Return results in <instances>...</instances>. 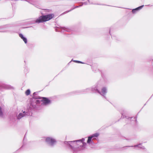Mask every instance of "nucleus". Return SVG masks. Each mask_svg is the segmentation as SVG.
<instances>
[{
  "mask_svg": "<svg viewBox=\"0 0 153 153\" xmlns=\"http://www.w3.org/2000/svg\"><path fill=\"white\" fill-rule=\"evenodd\" d=\"M74 62H77V63H82L81 62L79 61H78L75 60V61H74Z\"/></svg>",
  "mask_w": 153,
  "mask_h": 153,
  "instance_id": "nucleus-13",
  "label": "nucleus"
},
{
  "mask_svg": "<svg viewBox=\"0 0 153 153\" xmlns=\"http://www.w3.org/2000/svg\"><path fill=\"white\" fill-rule=\"evenodd\" d=\"M54 16L53 14H49L45 15L40 16L36 21V22L39 23L48 21L52 18Z\"/></svg>",
  "mask_w": 153,
  "mask_h": 153,
  "instance_id": "nucleus-1",
  "label": "nucleus"
},
{
  "mask_svg": "<svg viewBox=\"0 0 153 153\" xmlns=\"http://www.w3.org/2000/svg\"><path fill=\"white\" fill-rule=\"evenodd\" d=\"M25 113V112H24L23 113H20L18 116V119H21L22 117L25 116V114L24 113Z\"/></svg>",
  "mask_w": 153,
  "mask_h": 153,
  "instance_id": "nucleus-7",
  "label": "nucleus"
},
{
  "mask_svg": "<svg viewBox=\"0 0 153 153\" xmlns=\"http://www.w3.org/2000/svg\"><path fill=\"white\" fill-rule=\"evenodd\" d=\"M84 139H82L81 140L80 142H79L78 143L75 142V141H69L68 142H67L66 144L69 146L71 148H73V147L76 146L77 145H79L80 144H82L80 146L83 147L84 145V144L83 143Z\"/></svg>",
  "mask_w": 153,
  "mask_h": 153,
  "instance_id": "nucleus-2",
  "label": "nucleus"
},
{
  "mask_svg": "<svg viewBox=\"0 0 153 153\" xmlns=\"http://www.w3.org/2000/svg\"><path fill=\"white\" fill-rule=\"evenodd\" d=\"M20 37L23 39L25 43H27V41L26 38L23 36V35L21 33L19 34Z\"/></svg>",
  "mask_w": 153,
  "mask_h": 153,
  "instance_id": "nucleus-5",
  "label": "nucleus"
},
{
  "mask_svg": "<svg viewBox=\"0 0 153 153\" xmlns=\"http://www.w3.org/2000/svg\"><path fill=\"white\" fill-rule=\"evenodd\" d=\"M92 138V137H91V136L88 137V140L87 141V143H90L91 142V140Z\"/></svg>",
  "mask_w": 153,
  "mask_h": 153,
  "instance_id": "nucleus-8",
  "label": "nucleus"
},
{
  "mask_svg": "<svg viewBox=\"0 0 153 153\" xmlns=\"http://www.w3.org/2000/svg\"><path fill=\"white\" fill-rule=\"evenodd\" d=\"M99 135V134L98 133H95L92 135L91 136L93 138L94 137H97Z\"/></svg>",
  "mask_w": 153,
  "mask_h": 153,
  "instance_id": "nucleus-10",
  "label": "nucleus"
},
{
  "mask_svg": "<svg viewBox=\"0 0 153 153\" xmlns=\"http://www.w3.org/2000/svg\"><path fill=\"white\" fill-rule=\"evenodd\" d=\"M45 141L51 145H53L56 142V140L54 139L49 137L46 138Z\"/></svg>",
  "mask_w": 153,
  "mask_h": 153,
  "instance_id": "nucleus-3",
  "label": "nucleus"
},
{
  "mask_svg": "<svg viewBox=\"0 0 153 153\" xmlns=\"http://www.w3.org/2000/svg\"><path fill=\"white\" fill-rule=\"evenodd\" d=\"M95 138H93L92 139V140H95Z\"/></svg>",
  "mask_w": 153,
  "mask_h": 153,
  "instance_id": "nucleus-14",
  "label": "nucleus"
},
{
  "mask_svg": "<svg viewBox=\"0 0 153 153\" xmlns=\"http://www.w3.org/2000/svg\"><path fill=\"white\" fill-rule=\"evenodd\" d=\"M42 99L41 101L45 105H47L51 103V101L48 98L43 97H42Z\"/></svg>",
  "mask_w": 153,
  "mask_h": 153,
  "instance_id": "nucleus-4",
  "label": "nucleus"
},
{
  "mask_svg": "<svg viewBox=\"0 0 153 153\" xmlns=\"http://www.w3.org/2000/svg\"><path fill=\"white\" fill-rule=\"evenodd\" d=\"M106 92V89L105 88H103L102 90V92L103 94H104Z\"/></svg>",
  "mask_w": 153,
  "mask_h": 153,
  "instance_id": "nucleus-11",
  "label": "nucleus"
},
{
  "mask_svg": "<svg viewBox=\"0 0 153 153\" xmlns=\"http://www.w3.org/2000/svg\"><path fill=\"white\" fill-rule=\"evenodd\" d=\"M30 90L29 89L27 90L25 92V94L26 95H28L30 94Z\"/></svg>",
  "mask_w": 153,
  "mask_h": 153,
  "instance_id": "nucleus-9",
  "label": "nucleus"
},
{
  "mask_svg": "<svg viewBox=\"0 0 153 153\" xmlns=\"http://www.w3.org/2000/svg\"><path fill=\"white\" fill-rule=\"evenodd\" d=\"M3 115V113L1 110V108L0 106V116H2Z\"/></svg>",
  "mask_w": 153,
  "mask_h": 153,
  "instance_id": "nucleus-12",
  "label": "nucleus"
},
{
  "mask_svg": "<svg viewBox=\"0 0 153 153\" xmlns=\"http://www.w3.org/2000/svg\"><path fill=\"white\" fill-rule=\"evenodd\" d=\"M143 6H144V5H142L140 6V7L136 8L135 9H133L132 11V13H135V12L136 10L141 9L143 7Z\"/></svg>",
  "mask_w": 153,
  "mask_h": 153,
  "instance_id": "nucleus-6",
  "label": "nucleus"
}]
</instances>
